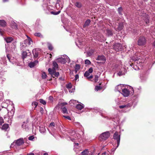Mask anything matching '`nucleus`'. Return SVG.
Listing matches in <instances>:
<instances>
[{
    "mask_svg": "<svg viewBox=\"0 0 155 155\" xmlns=\"http://www.w3.org/2000/svg\"><path fill=\"white\" fill-rule=\"evenodd\" d=\"M4 123L3 119L2 117H0V127H1L2 125Z\"/></svg>",
    "mask_w": 155,
    "mask_h": 155,
    "instance_id": "4d7b16f0",
    "label": "nucleus"
},
{
    "mask_svg": "<svg viewBox=\"0 0 155 155\" xmlns=\"http://www.w3.org/2000/svg\"><path fill=\"white\" fill-rule=\"evenodd\" d=\"M28 39L24 40L23 41L21 42L20 48L21 50H24L26 49L28 46L30 45L33 42L31 38L28 36H27Z\"/></svg>",
    "mask_w": 155,
    "mask_h": 155,
    "instance_id": "f03ea898",
    "label": "nucleus"
},
{
    "mask_svg": "<svg viewBox=\"0 0 155 155\" xmlns=\"http://www.w3.org/2000/svg\"><path fill=\"white\" fill-rule=\"evenodd\" d=\"M34 35L35 36L39 37L40 38H43V35L40 32H36L35 33Z\"/></svg>",
    "mask_w": 155,
    "mask_h": 155,
    "instance_id": "c9c22d12",
    "label": "nucleus"
},
{
    "mask_svg": "<svg viewBox=\"0 0 155 155\" xmlns=\"http://www.w3.org/2000/svg\"><path fill=\"white\" fill-rule=\"evenodd\" d=\"M34 138V137L33 136H31L28 137V139L29 140H33Z\"/></svg>",
    "mask_w": 155,
    "mask_h": 155,
    "instance_id": "69168bd1",
    "label": "nucleus"
},
{
    "mask_svg": "<svg viewBox=\"0 0 155 155\" xmlns=\"http://www.w3.org/2000/svg\"><path fill=\"white\" fill-rule=\"evenodd\" d=\"M133 104L132 103H128L126 104H124L122 105L119 106V107L120 109L127 108L130 107Z\"/></svg>",
    "mask_w": 155,
    "mask_h": 155,
    "instance_id": "a211bd4d",
    "label": "nucleus"
},
{
    "mask_svg": "<svg viewBox=\"0 0 155 155\" xmlns=\"http://www.w3.org/2000/svg\"><path fill=\"white\" fill-rule=\"evenodd\" d=\"M147 52H144L143 51H142L141 52L136 53L135 56L134 57H135L136 59L138 60L137 58H138L139 61H140V59H141V60L143 61V58L145 57L146 54H147Z\"/></svg>",
    "mask_w": 155,
    "mask_h": 155,
    "instance_id": "423d86ee",
    "label": "nucleus"
},
{
    "mask_svg": "<svg viewBox=\"0 0 155 155\" xmlns=\"http://www.w3.org/2000/svg\"><path fill=\"white\" fill-rule=\"evenodd\" d=\"M0 80L2 81V83H3L4 81H5L6 79L5 78L2 77V76H0Z\"/></svg>",
    "mask_w": 155,
    "mask_h": 155,
    "instance_id": "6e6d98bb",
    "label": "nucleus"
},
{
    "mask_svg": "<svg viewBox=\"0 0 155 155\" xmlns=\"http://www.w3.org/2000/svg\"><path fill=\"white\" fill-rule=\"evenodd\" d=\"M22 127L26 130H28L29 129V124L28 121L24 122L21 126Z\"/></svg>",
    "mask_w": 155,
    "mask_h": 155,
    "instance_id": "dca6fc26",
    "label": "nucleus"
},
{
    "mask_svg": "<svg viewBox=\"0 0 155 155\" xmlns=\"http://www.w3.org/2000/svg\"><path fill=\"white\" fill-rule=\"evenodd\" d=\"M55 124L54 122L51 123L49 125V127L50 128L54 131L55 130L54 127H55Z\"/></svg>",
    "mask_w": 155,
    "mask_h": 155,
    "instance_id": "c756f323",
    "label": "nucleus"
},
{
    "mask_svg": "<svg viewBox=\"0 0 155 155\" xmlns=\"http://www.w3.org/2000/svg\"><path fill=\"white\" fill-rule=\"evenodd\" d=\"M68 131V132L71 135H73L75 134V132L74 130H70Z\"/></svg>",
    "mask_w": 155,
    "mask_h": 155,
    "instance_id": "ea45409f",
    "label": "nucleus"
},
{
    "mask_svg": "<svg viewBox=\"0 0 155 155\" xmlns=\"http://www.w3.org/2000/svg\"><path fill=\"white\" fill-rule=\"evenodd\" d=\"M63 56L65 57L63 58L62 57L59 58L58 59V61L62 64H65L66 62L69 63L70 62V60L69 58L66 55H64Z\"/></svg>",
    "mask_w": 155,
    "mask_h": 155,
    "instance_id": "39448f33",
    "label": "nucleus"
},
{
    "mask_svg": "<svg viewBox=\"0 0 155 155\" xmlns=\"http://www.w3.org/2000/svg\"><path fill=\"white\" fill-rule=\"evenodd\" d=\"M24 143V140L22 138H20L16 140L15 141L12 143L11 146L13 144L15 145L16 146H19Z\"/></svg>",
    "mask_w": 155,
    "mask_h": 155,
    "instance_id": "1a4fd4ad",
    "label": "nucleus"
},
{
    "mask_svg": "<svg viewBox=\"0 0 155 155\" xmlns=\"http://www.w3.org/2000/svg\"><path fill=\"white\" fill-rule=\"evenodd\" d=\"M61 12L60 11H58L57 12H55L54 11H51L50 12L52 14H53L54 15H57L58 14H59Z\"/></svg>",
    "mask_w": 155,
    "mask_h": 155,
    "instance_id": "37998d69",
    "label": "nucleus"
},
{
    "mask_svg": "<svg viewBox=\"0 0 155 155\" xmlns=\"http://www.w3.org/2000/svg\"><path fill=\"white\" fill-rule=\"evenodd\" d=\"M4 32L3 29L0 28V35L2 36H3V33Z\"/></svg>",
    "mask_w": 155,
    "mask_h": 155,
    "instance_id": "052dcab7",
    "label": "nucleus"
},
{
    "mask_svg": "<svg viewBox=\"0 0 155 155\" xmlns=\"http://www.w3.org/2000/svg\"><path fill=\"white\" fill-rule=\"evenodd\" d=\"M39 20H37L36 22L35 23V26L37 27H38L39 28H41V26L39 24Z\"/></svg>",
    "mask_w": 155,
    "mask_h": 155,
    "instance_id": "c03bdc74",
    "label": "nucleus"
},
{
    "mask_svg": "<svg viewBox=\"0 0 155 155\" xmlns=\"http://www.w3.org/2000/svg\"><path fill=\"white\" fill-rule=\"evenodd\" d=\"M126 85L123 84H120L117 85L115 87V91L121 93Z\"/></svg>",
    "mask_w": 155,
    "mask_h": 155,
    "instance_id": "9b49d317",
    "label": "nucleus"
},
{
    "mask_svg": "<svg viewBox=\"0 0 155 155\" xmlns=\"http://www.w3.org/2000/svg\"><path fill=\"white\" fill-rule=\"evenodd\" d=\"M53 69H56L58 68V65L57 63V62L55 61H53Z\"/></svg>",
    "mask_w": 155,
    "mask_h": 155,
    "instance_id": "72a5a7b5",
    "label": "nucleus"
},
{
    "mask_svg": "<svg viewBox=\"0 0 155 155\" xmlns=\"http://www.w3.org/2000/svg\"><path fill=\"white\" fill-rule=\"evenodd\" d=\"M32 106L35 107V108L38 105V103L34 101L32 102Z\"/></svg>",
    "mask_w": 155,
    "mask_h": 155,
    "instance_id": "5fc2aeb1",
    "label": "nucleus"
},
{
    "mask_svg": "<svg viewBox=\"0 0 155 155\" xmlns=\"http://www.w3.org/2000/svg\"><path fill=\"white\" fill-rule=\"evenodd\" d=\"M48 71L49 73L52 76H53V74L54 73V72L56 71V70L55 69L53 68L52 69L51 68H49Z\"/></svg>",
    "mask_w": 155,
    "mask_h": 155,
    "instance_id": "bb28decb",
    "label": "nucleus"
},
{
    "mask_svg": "<svg viewBox=\"0 0 155 155\" xmlns=\"http://www.w3.org/2000/svg\"><path fill=\"white\" fill-rule=\"evenodd\" d=\"M9 102V103L13 104L12 102L10 101L9 100H7L5 102H3L1 104V106L2 108H6L8 106V103Z\"/></svg>",
    "mask_w": 155,
    "mask_h": 155,
    "instance_id": "6ab92c4d",
    "label": "nucleus"
},
{
    "mask_svg": "<svg viewBox=\"0 0 155 155\" xmlns=\"http://www.w3.org/2000/svg\"><path fill=\"white\" fill-rule=\"evenodd\" d=\"M90 73L87 71H86L84 74V76L88 77Z\"/></svg>",
    "mask_w": 155,
    "mask_h": 155,
    "instance_id": "e2e57ef3",
    "label": "nucleus"
},
{
    "mask_svg": "<svg viewBox=\"0 0 155 155\" xmlns=\"http://www.w3.org/2000/svg\"><path fill=\"white\" fill-rule=\"evenodd\" d=\"M59 75V73L58 72H56V71H54V73L53 74V76H52L53 77H58Z\"/></svg>",
    "mask_w": 155,
    "mask_h": 155,
    "instance_id": "79ce46f5",
    "label": "nucleus"
},
{
    "mask_svg": "<svg viewBox=\"0 0 155 155\" xmlns=\"http://www.w3.org/2000/svg\"><path fill=\"white\" fill-rule=\"evenodd\" d=\"M84 107V105L82 103L78 104H77L76 106V107L79 110H81Z\"/></svg>",
    "mask_w": 155,
    "mask_h": 155,
    "instance_id": "4be33fe9",
    "label": "nucleus"
},
{
    "mask_svg": "<svg viewBox=\"0 0 155 155\" xmlns=\"http://www.w3.org/2000/svg\"><path fill=\"white\" fill-rule=\"evenodd\" d=\"M93 111L97 113L99 112L103 117L105 118L106 117V113L105 111L101 110L97 108H95L93 109Z\"/></svg>",
    "mask_w": 155,
    "mask_h": 155,
    "instance_id": "0eeeda50",
    "label": "nucleus"
},
{
    "mask_svg": "<svg viewBox=\"0 0 155 155\" xmlns=\"http://www.w3.org/2000/svg\"><path fill=\"white\" fill-rule=\"evenodd\" d=\"M60 129L61 131H66V130L64 127L62 125H61L60 126Z\"/></svg>",
    "mask_w": 155,
    "mask_h": 155,
    "instance_id": "09e8293b",
    "label": "nucleus"
},
{
    "mask_svg": "<svg viewBox=\"0 0 155 155\" xmlns=\"http://www.w3.org/2000/svg\"><path fill=\"white\" fill-rule=\"evenodd\" d=\"M75 5L78 8H80L82 6V5L81 2H74Z\"/></svg>",
    "mask_w": 155,
    "mask_h": 155,
    "instance_id": "c85d7f7f",
    "label": "nucleus"
},
{
    "mask_svg": "<svg viewBox=\"0 0 155 155\" xmlns=\"http://www.w3.org/2000/svg\"><path fill=\"white\" fill-rule=\"evenodd\" d=\"M5 40L7 43H10L13 40L12 38L9 37L6 38L5 39Z\"/></svg>",
    "mask_w": 155,
    "mask_h": 155,
    "instance_id": "2f4dec72",
    "label": "nucleus"
},
{
    "mask_svg": "<svg viewBox=\"0 0 155 155\" xmlns=\"http://www.w3.org/2000/svg\"><path fill=\"white\" fill-rule=\"evenodd\" d=\"M48 47L49 49L51 51L53 49V47L51 44L50 43H48Z\"/></svg>",
    "mask_w": 155,
    "mask_h": 155,
    "instance_id": "a19ab883",
    "label": "nucleus"
},
{
    "mask_svg": "<svg viewBox=\"0 0 155 155\" xmlns=\"http://www.w3.org/2000/svg\"><path fill=\"white\" fill-rule=\"evenodd\" d=\"M80 68V65L79 64H76L75 67V70H79Z\"/></svg>",
    "mask_w": 155,
    "mask_h": 155,
    "instance_id": "8fccbe9b",
    "label": "nucleus"
},
{
    "mask_svg": "<svg viewBox=\"0 0 155 155\" xmlns=\"http://www.w3.org/2000/svg\"><path fill=\"white\" fill-rule=\"evenodd\" d=\"M39 49L38 48L34 49L32 50V53L33 55V58L34 59H36L39 58Z\"/></svg>",
    "mask_w": 155,
    "mask_h": 155,
    "instance_id": "9d476101",
    "label": "nucleus"
},
{
    "mask_svg": "<svg viewBox=\"0 0 155 155\" xmlns=\"http://www.w3.org/2000/svg\"><path fill=\"white\" fill-rule=\"evenodd\" d=\"M99 139L100 141H104L107 139V131L103 133L99 137Z\"/></svg>",
    "mask_w": 155,
    "mask_h": 155,
    "instance_id": "4468645a",
    "label": "nucleus"
},
{
    "mask_svg": "<svg viewBox=\"0 0 155 155\" xmlns=\"http://www.w3.org/2000/svg\"><path fill=\"white\" fill-rule=\"evenodd\" d=\"M81 154L82 155H92V154H90L89 153L88 150L87 149H85L83 151Z\"/></svg>",
    "mask_w": 155,
    "mask_h": 155,
    "instance_id": "a878e982",
    "label": "nucleus"
},
{
    "mask_svg": "<svg viewBox=\"0 0 155 155\" xmlns=\"http://www.w3.org/2000/svg\"><path fill=\"white\" fill-rule=\"evenodd\" d=\"M47 75L45 72H43L42 74V78L43 79H45L47 77Z\"/></svg>",
    "mask_w": 155,
    "mask_h": 155,
    "instance_id": "de8ad7c7",
    "label": "nucleus"
},
{
    "mask_svg": "<svg viewBox=\"0 0 155 155\" xmlns=\"http://www.w3.org/2000/svg\"><path fill=\"white\" fill-rule=\"evenodd\" d=\"M14 109H12L9 112H8V114L10 116H12L14 115Z\"/></svg>",
    "mask_w": 155,
    "mask_h": 155,
    "instance_id": "e433bc0d",
    "label": "nucleus"
},
{
    "mask_svg": "<svg viewBox=\"0 0 155 155\" xmlns=\"http://www.w3.org/2000/svg\"><path fill=\"white\" fill-rule=\"evenodd\" d=\"M134 91L133 87L130 86H127L123 88V90L121 93L125 97H128L130 94H133Z\"/></svg>",
    "mask_w": 155,
    "mask_h": 155,
    "instance_id": "f257e3e1",
    "label": "nucleus"
},
{
    "mask_svg": "<svg viewBox=\"0 0 155 155\" xmlns=\"http://www.w3.org/2000/svg\"><path fill=\"white\" fill-rule=\"evenodd\" d=\"M96 60L101 61L103 62H105L106 60L105 57L103 55H99L96 58Z\"/></svg>",
    "mask_w": 155,
    "mask_h": 155,
    "instance_id": "aec40b11",
    "label": "nucleus"
},
{
    "mask_svg": "<svg viewBox=\"0 0 155 155\" xmlns=\"http://www.w3.org/2000/svg\"><path fill=\"white\" fill-rule=\"evenodd\" d=\"M123 70L124 71V72H123L122 71H120L117 73V74L119 76H120L124 75L126 73L125 70L124 69H123Z\"/></svg>",
    "mask_w": 155,
    "mask_h": 155,
    "instance_id": "f704fd0d",
    "label": "nucleus"
},
{
    "mask_svg": "<svg viewBox=\"0 0 155 155\" xmlns=\"http://www.w3.org/2000/svg\"><path fill=\"white\" fill-rule=\"evenodd\" d=\"M91 21V20L90 19H87L85 22V23L83 26V27L84 28H85V27L89 26L90 23Z\"/></svg>",
    "mask_w": 155,
    "mask_h": 155,
    "instance_id": "393cba45",
    "label": "nucleus"
},
{
    "mask_svg": "<svg viewBox=\"0 0 155 155\" xmlns=\"http://www.w3.org/2000/svg\"><path fill=\"white\" fill-rule=\"evenodd\" d=\"M40 102L44 105H45L46 104V101L42 99H40L39 100Z\"/></svg>",
    "mask_w": 155,
    "mask_h": 155,
    "instance_id": "3c124183",
    "label": "nucleus"
},
{
    "mask_svg": "<svg viewBox=\"0 0 155 155\" xmlns=\"http://www.w3.org/2000/svg\"><path fill=\"white\" fill-rule=\"evenodd\" d=\"M38 63V61L37 60H36L34 61L31 62L29 63L28 66L30 68H33L35 66L37 65Z\"/></svg>",
    "mask_w": 155,
    "mask_h": 155,
    "instance_id": "f3484780",
    "label": "nucleus"
},
{
    "mask_svg": "<svg viewBox=\"0 0 155 155\" xmlns=\"http://www.w3.org/2000/svg\"><path fill=\"white\" fill-rule=\"evenodd\" d=\"M85 64L87 65L90 64L91 63V61L88 59H86L85 61Z\"/></svg>",
    "mask_w": 155,
    "mask_h": 155,
    "instance_id": "13d9d810",
    "label": "nucleus"
},
{
    "mask_svg": "<svg viewBox=\"0 0 155 155\" xmlns=\"http://www.w3.org/2000/svg\"><path fill=\"white\" fill-rule=\"evenodd\" d=\"M48 5L46 3H44L42 5L44 10L45 11V12L47 13H48V12L47 11V9L48 8Z\"/></svg>",
    "mask_w": 155,
    "mask_h": 155,
    "instance_id": "cd10ccee",
    "label": "nucleus"
},
{
    "mask_svg": "<svg viewBox=\"0 0 155 155\" xmlns=\"http://www.w3.org/2000/svg\"><path fill=\"white\" fill-rule=\"evenodd\" d=\"M63 117L64 118L69 120H71V117L70 116H63Z\"/></svg>",
    "mask_w": 155,
    "mask_h": 155,
    "instance_id": "338daca9",
    "label": "nucleus"
},
{
    "mask_svg": "<svg viewBox=\"0 0 155 155\" xmlns=\"http://www.w3.org/2000/svg\"><path fill=\"white\" fill-rule=\"evenodd\" d=\"M122 8L121 7H119L118 9V12L120 15H122Z\"/></svg>",
    "mask_w": 155,
    "mask_h": 155,
    "instance_id": "49530a36",
    "label": "nucleus"
},
{
    "mask_svg": "<svg viewBox=\"0 0 155 155\" xmlns=\"http://www.w3.org/2000/svg\"><path fill=\"white\" fill-rule=\"evenodd\" d=\"M22 58L23 60L27 58L29 60H33L32 55L30 51L28 50L25 51H23L22 53Z\"/></svg>",
    "mask_w": 155,
    "mask_h": 155,
    "instance_id": "20e7f679",
    "label": "nucleus"
},
{
    "mask_svg": "<svg viewBox=\"0 0 155 155\" xmlns=\"http://www.w3.org/2000/svg\"><path fill=\"white\" fill-rule=\"evenodd\" d=\"M12 27L13 28L16 29L18 28V25L15 22H14L12 23Z\"/></svg>",
    "mask_w": 155,
    "mask_h": 155,
    "instance_id": "4c0bfd02",
    "label": "nucleus"
},
{
    "mask_svg": "<svg viewBox=\"0 0 155 155\" xmlns=\"http://www.w3.org/2000/svg\"><path fill=\"white\" fill-rule=\"evenodd\" d=\"M8 124H3L2 126V127L0 128H1L2 130H7L8 129Z\"/></svg>",
    "mask_w": 155,
    "mask_h": 155,
    "instance_id": "5701e85b",
    "label": "nucleus"
},
{
    "mask_svg": "<svg viewBox=\"0 0 155 155\" xmlns=\"http://www.w3.org/2000/svg\"><path fill=\"white\" fill-rule=\"evenodd\" d=\"M137 58L138 60L136 59L135 57H133L132 58V59L134 61L133 68L136 70H138L140 69L139 66H140V65L142 64V62L141 59H140V61H139L138 58Z\"/></svg>",
    "mask_w": 155,
    "mask_h": 155,
    "instance_id": "7ed1b4c3",
    "label": "nucleus"
},
{
    "mask_svg": "<svg viewBox=\"0 0 155 155\" xmlns=\"http://www.w3.org/2000/svg\"><path fill=\"white\" fill-rule=\"evenodd\" d=\"M101 87L100 86H96L95 87L94 90L96 91H98L101 89Z\"/></svg>",
    "mask_w": 155,
    "mask_h": 155,
    "instance_id": "58836bf2",
    "label": "nucleus"
},
{
    "mask_svg": "<svg viewBox=\"0 0 155 155\" xmlns=\"http://www.w3.org/2000/svg\"><path fill=\"white\" fill-rule=\"evenodd\" d=\"M3 94L2 91H0V101H1L3 97Z\"/></svg>",
    "mask_w": 155,
    "mask_h": 155,
    "instance_id": "680f3d73",
    "label": "nucleus"
},
{
    "mask_svg": "<svg viewBox=\"0 0 155 155\" xmlns=\"http://www.w3.org/2000/svg\"><path fill=\"white\" fill-rule=\"evenodd\" d=\"M67 104V103L66 102L61 103L58 104L59 105H61L62 106H64V105H66Z\"/></svg>",
    "mask_w": 155,
    "mask_h": 155,
    "instance_id": "774afa93",
    "label": "nucleus"
},
{
    "mask_svg": "<svg viewBox=\"0 0 155 155\" xmlns=\"http://www.w3.org/2000/svg\"><path fill=\"white\" fill-rule=\"evenodd\" d=\"M107 35L109 36L112 35V32L111 30H107Z\"/></svg>",
    "mask_w": 155,
    "mask_h": 155,
    "instance_id": "bf43d9fd",
    "label": "nucleus"
},
{
    "mask_svg": "<svg viewBox=\"0 0 155 155\" xmlns=\"http://www.w3.org/2000/svg\"><path fill=\"white\" fill-rule=\"evenodd\" d=\"M114 49L116 51H118L122 50V45L119 43H117L114 45Z\"/></svg>",
    "mask_w": 155,
    "mask_h": 155,
    "instance_id": "2eb2a0df",
    "label": "nucleus"
},
{
    "mask_svg": "<svg viewBox=\"0 0 155 155\" xmlns=\"http://www.w3.org/2000/svg\"><path fill=\"white\" fill-rule=\"evenodd\" d=\"M87 71L90 74L93 71V68L92 67L90 68Z\"/></svg>",
    "mask_w": 155,
    "mask_h": 155,
    "instance_id": "0e129e2a",
    "label": "nucleus"
},
{
    "mask_svg": "<svg viewBox=\"0 0 155 155\" xmlns=\"http://www.w3.org/2000/svg\"><path fill=\"white\" fill-rule=\"evenodd\" d=\"M39 131L41 134H44L45 133L46 130L45 127L44 126H39Z\"/></svg>",
    "mask_w": 155,
    "mask_h": 155,
    "instance_id": "412c9836",
    "label": "nucleus"
},
{
    "mask_svg": "<svg viewBox=\"0 0 155 155\" xmlns=\"http://www.w3.org/2000/svg\"><path fill=\"white\" fill-rule=\"evenodd\" d=\"M61 109L62 112L63 114H68V111L66 107H62Z\"/></svg>",
    "mask_w": 155,
    "mask_h": 155,
    "instance_id": "7c9ffc66",
    "label": "nucleus"
},
{
    "mask_svg": "<svg viewBox=\"0 0 155 155\" xmlns=\"http://www.w3.org/2000/svg\"><path fill=\"white\" fill-rule=\"evenodd\" d=\"M66 87L68 89H70L72 87V85L71 83H68L66 85Z\"/></svg>",
    "mask_w": 155,
    "mask_h": 155,
    "instance_id": "a18cd8bd",
    "label": "nucleus"
},
{
    "mask_svg": "<svg viewBox=\"0 0 155 155\" xmlns=\"http://www.w3.org/2000/svg\"><path fill=\"white\" fill-rule=\"evenodd\" d=\"M99 76L97 75H95L94 78V81L96 82L98 81Z\"/></svg>",
    "mask_w": 155,
    "mask_h": 155,
    "instance_id": "603ef678",
    "label": "nucleus"
},
{
    "mask_svg": "<svg viewBox=\"0 0 155 155\" xmlns=\"http://www.w3.org/2000/svg\"><path fill=\"white\" fill-rule=\"evenodd\" d=\"M140 18L143 17V19L146 24L148 23L149 22V20L148 16L145 13H142L141 15H140Z\"/></svg>",
    "mask_w": 155,
    "mask_h": 155,
    "instance_id": "f8f14e48",
    "label": "nucleus"
},
{
    "mask_svg": "<svg viewBox=\"0 0 155 155\" xmlns=\"http://www.w3.org/2000/svg\"><path fill=\"white\" fill-rule=\"evenodd\" d=\"M74 124L76 126L78 127H80L81 126V125L80 123L78 122H75L74 123Z\"/></svg>",
    "mask_w": 155,
    "mask_h": 155,
    "instance_id": "864d4df0",
    "label": "nucleus"
},
{
    "mask_svg": "<svg viewBox=\"0 0 155 155\" xmlns=\"http://www.w3.org/2000/svg\"><path fill=\"white\" fill-rule=\"evenodd\" d=\"M146 43V40L144 37H140L138 41V45H144Z\"/></svg>",
    "mask_w": 155,
    "mask_h": 155,
    "instance_id": "ddd939ff",
    "label": "nucleus"
},
{
    "mask_svg": "<svg viewBox=\"0 0 155 155\" xmlns=\"http://www.w3.org/2000/svg\"><path fill=\"white\" fill-rule=\"evenodd\" d=\"M118 27H117V30H121L123 28V23H120L118 24Z\"/></svg>",
    "mask_w": 155,
    "mask_h": 155,
    "instance_id": "473e14b6",
    "label": "nucleus"
},
{
    "mask_svg": "<svg viewBox=\"0 0 155 155\" xmlns=\"http://www.w3.org/2000/svg\"><path fill=\"white\" fill-rule=\"evenodd\" d=\"M7 25V23L4 20H0V26L2 27H5Z\"/></svg>",
    "mask_w": 155,
    "mask_h": 155,
    "instance_id": "b1692460",
    "label": "nucleus"
},
{
    "mask_svg": "<svg viewBox=\"0 0 155 155\" xmlns=\"http://www.w3.org/2000/svg\"><path fill=\"white\" fill-rule=\"evenodd\" d=\"M113 137L114 140H117V147L119 146L120 144V135L118 132H116L114 134Z\"/></svg>",
    "mask_w": 155,
    "mask_h": 155,
    "instance_id": "6e6552de",
    "label": "nucleus"
}]
</instances>
